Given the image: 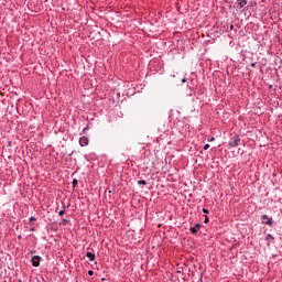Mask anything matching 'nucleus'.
Listing matches in <instances>:
<instances>
[{
	"instance_id": "obj_1",
	"label": "nucleus",
	"mask_w": 282,
	"mask_h": 282,
	"mask_svg": "<svg viewBox=\"0 0 282 282\" xmlns=\"http://www.w3.org/2000/svg\"><path fill=\"white\" fill-rule=\"evenodd\" d=\"M239 142H241V138H239V135H235L234 138L230 139L229 147L231 149H235V147H239Z\"/></svg>"
},
{
	"instance_id": "obj_2",
	"label": "nucleus",
	"mask_w": 282,
	"mask_h": 282,
	"mask_svg": "<svg viewBox=\"0 0 282 282\" xmlns=\"http://www.w3.org/2000/svg\"><path fill=\"white\" fill-rule=\"evenodd\" d=\"M31 261L33 268H39V265H41V257L39 256H34Z\"/></svg>"
},
{
	"instance_id": "obj_3",
	"label": "nucleus",
	"mask_w": 282,
	"mask_h": 282,
	"mask_svg": "<svg viewBox=\"0 0 282 282\" xmlns=\"http://www.w3.org/2000/svg\"><path fill=\"white\" fill-rule=\"evenodd\" d=\"M262 224H265L267 226H272V218L268 217V215H263Z\"/></svg>"
},
{
	"instance_id": "obj_4",
	"label": "nucleus",
	"mask_w": 282,
	"mask_h": 282,
	"mask_svg": "<svg viewBox=\"0 0 282 282\" xmlns=\"http://www.w3.org/2000/svg\"><path fill=\"white\" fill-rule=\"evenodd\" d=\"M79 144L80 147H87V144H89V139L87 137H82L79 139Z\"/></svg>"
},
{
	"instance_id": "obj_5",
	"label": "nucleus",
	"mask_w": 282,
	"mask_h": 282,
	"mask_svg": "<svg viewBox=\"0 0 282 282\" xmlns=\"http://www.w3.org/2000/svg\"><path fill=\"white\" fill-rule=\"evenodd\" d=\"M199 228H202L200 224H196L194 227H192L189 230L192 232V235H197Z\"/></svg>"
},
{
	"instance_id": "obj_6",
	"label": "nucleus",
	"mask_w": 282,
	"mask_h": 282,
	"mask_svg": "<svg viewBox=\"0 0 282 282\" xmlns=\"http://www.w3.org/2000/svg\"><path fill=\"white\" fill-rule=\"evenodd\" d=\"M248 6V0H241L238 4V8L241 10V8H246Z\"/></svg>"
},
{
	"instance_id": "obj_7",
	"label": "nucleus",
	"mask_w": 282,
	"mask_h": 282,
	"mask_svg": "<svg viewBox=\"0 0 282 282\" xmlns=\"http://www.w3.org/2000/svg\"><path fill=\"white\" fill-rule=\"evenodd\" d=\"M86 257L89 258V261H94L96 259V254H94L91 252H87Z\"/></svg>"
},
{
	"instance_id": "obj_8",
	"label": "nucleus",
	"mask_w": 282,
	"mask_h": 282,
	"mask_svg": "<svg viewBox=\"0 0 282 282\" xmlns=\"http://www.w3.org/2000/svg\"><path fill=\"white\" fill-rule=\"evenodd\" d=\"M138 184H139V185H143V186H147V181H144V180L138 181Z\"/></svg>"
},
{
	"instance_id": "obj_9",
	"label": "nucleus",
	"mask_w": 282,
	"mask_h": 282,
	"mask_svg": "<svg viewBox=\"0 0 282 282\" xmlns=\"http://www.w3.org/2000/svg\"><path fill=\"white\" fill-rule=\"evenodd\" d=\"M76 186H78V180H73V187L76 188Z\"/></svg>"
},
{
	"instance_id": "obj_10",
	"label": "nucleus",
	"mask_w": 282,
	"mask_h": 282,
	"mask_svg": "<svg viewBox=\"0 0 282 282\" xmlns=\"http://www.w3.org/2000/svg\"><path fill=\"white\" fill-rule=\"evenodd\" d=\"M208 149H210V144H205V145H204V150H205V151H208Z\"/></svg>"
},
{
	"instance_id": "obj_11",
	"label": "nucleus",
	"mask_w": 282,
	"mask_h": 282,
	"mask_svg": "<svg viewBox=\"0 0 282 282\" xmlns=\"http://www.w3.org/2000/svg\"><path fill=\"white\" fill-rule=\"evenodd\" d=\"M207 142H215L214 137L208 138V139H207Z\"/></svg>"
},
{
	"instance_id": "obj_12",
	"label": "nucleus",
	"mask_w": 282,
	"mask_h": 282,
	"mask_svg": "<svg viewBox=\"0 0 282 282\" xmlns=\"http://www.w3.org/2000/svg\"><path fill=\"white\" fill-rule=\"evenodd\" d=\"M63 215H65V210H61V212L58 213V216H59V217H63Z\"/></svg>"
},
{
	"instance_id": "obj_13",
	"label": "nucleus",
	"mask_w": 282,
	"mask_h": 282,
	"mask_svg": "<svg viewBox=\"0 0 282 282\" xmlns=\"http://www.w3.org/2000/svg\"><path fill=\"white\" fill-rule=\"evenodd\" d=\"M208 221H210V219H208V216H205L204 224H208Z\"/></svg>"
},
{
	"instance_id": "obj_14",
	"label": "nucleus",
	"mask_w": 282,
	"mask_h": 282,
	"mask_svg": "<svg viewBox=\"0 0 282 282\" xmlns=\"http://www.w3.org/2000/svg\"><path fill=\"white\" fill-rule=\"evenodd\" d=\"M203 213H204L205 215H208V209L203 208Z\"/></svg>"
},
{
	"instance_id": "obj_15",
	"label": "nucleus",
	"mask_w": 282,
	"mask_h": 282,
	"mask_svg": "<svg viewBox=\"0 0 282 282\" xmlns=\"http://www.w3.org/2000/svg\"><path fill=\"white\" fill-rule=\"evenodd\" d=\"M89 276H94V271H88Z\"/></svg>"
},
{
	"instance_id": "obj_16",
	"label": "nucleus",
	"mask_w": 282,
	"mask_h": 282,
	"mask_svg": "<svg viewBox=\"0 0 282 282\" xmlns=\"http://www.w3.org/2000/svg\"><path fill=\"white\" fill-rule=\"evenodd\" d=\"M30 221H36V218L31 217V218H30Z\"/></svg>"
},
{
	"instance_id": "obj_17",
	"label": "nucleus",
	"mask_w": 282,
	"mask_h": 282,
	"mask_svg": "<svg viewBox=\"0 0 282 282\" xmlns=\"http://www.w3.org/2000/svg\"><path fill=\"white\" fill-rule=\"evenodd\" d=\"M251 67H257V63H251Z\"/></svg>"
},
{
	"instance_id": "obj_18",
	"label": "nucleus",
	"mask_w": 282,
	"mask_h": 282,
	"mask_svg": "<svg viewBox=\"0 0 282 282\" xmlns=\"http://www.w3.org/2000/svg\"><path fill=\"white\" fill-rule=\"evenodd\" d=\"M268 238L269 239H274V237H272V235H270V234L268 235Z\"/></svg>"
},
{
	"instance_id": "obj_19",
	"label": "nucleus",
	"mask_w": 282,
	"mask_h": 282,
	"mask_svg": "<svg viewBox=\"0 0 282 282\" xmlns=\"http://www.w3.org/2000/svg\"><path fill=\"white\" fill-rule=\"evenodd\" d=\"M237 1H240V2H241V0H237Z\"/></svg>"
},
{
	"instance_id": "obj_20",
	"label": "nucleus",
	"mask_w": 282,
	"mask_h": 282,
	"mask_svg": "<svg viewBox=\"0 0 282 282\" xmlns=\"http://www.w3.org/2000/svg\"><path fill=\"white\" fill-rule=\"evenodd\" d=\"M19 282H21V281H19Z\"/></svg>"
}]
</instances>
